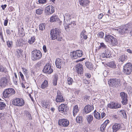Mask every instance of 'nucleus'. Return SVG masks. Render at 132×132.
Masks as SVG:
<instances>
[{"label":"nucleus","instance_id":"obj_15","mask_svg":"<svg viewBox=\"0 0 132 132\" xmlns=\"http://www.w3.org/2000/svg\"><path fill=\"white\" fill-rule=\"evenodd\" d=\"M12 103L15 105L21 106L24 104V100H14Z\"/></svg>","mask_w":132,"mask_h":132},{"label":"nucleus","instance_id":"obj_5","mask_svg":"<svg viewBox=\"0 0 132 132\" xmlns=\"http://www.w3.org/2000/svg\"><path fill=\"white\" fill-rule=\"evenodd\" d=\"M123 72L127 75L130 74L132 71V64L130 63L126 64L123 66Z\"/></svg>","mask_w":132,"mask_h":132},{"label":"nucleus","instance_id":"obj_27","mask_svg":"<svg viewBox=\"0 0 132 132\" xmlns=\"http://www.w3.org/2000/svg\"><path fill=\"white\" fill-rule=\"evenodd\" d=\"M22 51L21 49H19L16 50V55L18 58L22 56Z\"/></svg>","mask_w":132,"mask_h":132},{"label":"nucleus","instance_id":"obj_19","mask_svg":"<svg viewBox=\"0 0 132 132\" xmlns=\"http://www.w3.org/2000/svg\"><path fill=\"white\" fill-rule=\"evenodd\" d=\"M55 65L56 67L58 68H61L62 66L63 63L62 60L59 58L57 59L55 61Z\"/></svg>","mask_w":132,"mask_h":132},{"label":"nucleus","instance_id":"obj_34","mask_svg":"<svg viewBox=\"0 0 132 132\" xmlns=\"http://www.w3.org/2000/svg\"><path fill=\"white\" fill-rule=\"evenodd\" d=\"M85 65L89 69H91L93 68V65L92 63L89 62H86L85 63Z\"/></svg>","mask_w":132,"mask_h":132},{"label":"nucleus","instance_id":"obj_50","mask_svg":"<svg viewBox=\"0 0 132 132\" xmlns=\"http://www.w3.org/2000/svg\"><path fill=\"white\" fill-rule=\"evenodd\" d=\"M7 44L8 47H12V42L11 41H8L7 42Z\"/></svg>","mask_w":132,"mask_h":132},{"label":"nucleus","instance_id":"obj_60","mask_svg":"<svg viewBox=\"0 0 132 132\" xmlns=\"http://www.w3.org/2000/svg\"><path fill=\"white\" fill-rule=\"evenodd\" d=\"M43 49L44 52L46 53L47 52V49L46 46L44 45L43 47Z\"/></svg>","mask_w":132,"mask_h":132},{"label":"nucleus","instance_id":"obj_43","mask_svg":"<svg viewBox=\"0 0 132 132\" xmlns=\"http://www.w3.org/2000/svg\"><path fill=\"white\" fill-rule=\"evenodd\" d=\"M25 115L27 117L29 118V119H31L32 117L31 114L29 113L28 111H26L24 113Z\"/></svg>","mask_w":132,"mask_h":132},{"label":"nucleus","instance_id":"obj_2","mask_svg":"<svg viewBox=\"0 0 132 132\" xmlns=\"http://www.w3.org/2000/svg\"><path fill=\"white\" fill-rule=\"evenodd\" d=\"M15 93V90L12 88L6 89L3 92V96L5 98H9Z\"/></svg>","mask_w":132,"mask_h":132},{"label":"nucleus","instance_id":"obj_21","mask_svg":"<svg viewBox=\"0 0 132 132\" xmlns=\"http://www.w3.org/2000/svg\"><path fill=\"white\" fill-rule=\"evenodd\" d=\"M120 126V125L119 124H115L112 127L113 132H116L120 129L121 128Z\"/></svg>","mask_w":132,"mask_h":132},{"label":"nucleus","instance_id":"obj_16","mask_svg":"<svg viewBox=\"0 0 132 132\" xmlns=\"http://www.w3.org/2000/svg\"><path fill=\"white\" fill-rule=\"evenodd\" d=\"M93 110L92 107L90 105H88L85 107L82 112L83 113L87 114Z\"/></svg>","mask_w":132,"mask_h":132},{"label":"nucleus","instance_id":"obj_4","mask_svg":"<svg viewBox=\"0 0 132 132\" xmlns=\"http://www.w3.org/2000/svg\"><path fill=\"white\" fill-rule=\"evenodd\" d=\"M31 58L33 61L40 59L42 56L40 51L39 50H35L31 52Z\"/></svg>","mask_w":132,"mask_h":132},{"label":"nucleus","instance_id":"obj_20","mask_svg":"<svg viewBox=\"0 0 132 132\" xmlns=\"http://www.w3.org/2000/svg\"><path fill=\"white\" fill-rule=\"evenodd\" d=\"M70 16V15L68 13H66L65 14V16H64V25L67 23H68V21L71 20V19Z\"/></svg>","mask_w":132,"mask_h":132},{"label":"nucleus","instance_id":"obj_28","mask_svg":"<svg viewBox=\"0 0 132 132\" xmlns=\"http://www.w3.org/2000/svg\"><path fill=\"white\" fill-rule=\"evenodd\" d=\"M86 31L85 30H83L81 32L80 34V36L81 38L84 39H86L87 38V35H85Z\"/></svg>","mask_w":132,"mask_h":132},{"label":"nucleus","instance_id":"obj_54","mask_svg":"<svg viewBox=\"0 0 132 132\" xmlns=\"http://www.w3.org/2000/svg\"><path fill=\"white\" fill-rule=\"evenodd\" d=\"M41 62L39 61L35 65V67L36 68H39L41 65Z\"/></svg>","mask_w":132,"mask_h":132},{"label":"nucleus","instance_id":"obj_57","mask_svg":"<svg viewBox=\"0 0 132 132\" xmlns=\"http://www.w3.org/2000/svg\"><path fill=\"white\" fill-rule=\"evenodd\" d=\"M46 0H38V2L40 3L44 4L46 2Z\"/></svg>","mask_w":132,"mask_h":132},{"label":"nucleus","instance_id":"obj_63","mask_svg":"<svg viewBox=\"0 0 132 132\" xmlns=\"http://www.w3.org/2000/svg\"><path fill=\"white\" fill-rule=\"evenodd\" d=\"M31 75L33 77L35 76V72L32 70H31Z\"/></svg>","mask_w":132,"mask_h":132},{"label":"nucleus","instance_id":"obj_39","mask_svg":"<svg viewBox=\"0 0 132 132\" xmlns=\"http://www.w3.org/2000/svg\"><path fill=\"white\" fill-rule=\"evenodd\" d=\"M45 12L47 14L49 15L50 14V7H49V5L46 7L45 9Z\"/></svg>","mask_w":132,"mask_h":132},{"label":"nucleus","instance_id":"obj_47","mask_svg":"<svg viewBox=\"0 0 132 132\" xmlns=\"http://www.w3.org/2000/svg\"><path fill=\"white\" fill-rule=\"evenodd\" d=\"M120 112L121 113L123 117V118L126 119L127 118L126 114L125 111L124 110H120Z\"/></svg>","mask_w":132,"mask_h":132},{"label":"nucleus","instance_id":"obj_36","mask_svg":"<svg viewBox=\"0 0 132 132\" xmlns=\"http://www.w3.org/2000/svg\"><path fill=\"white\" fill-rule=\"evenodd\" d=\"M106 126V124H103L102 125L100 128V130L102 132H104L105 131V129Z\"/></svg>","mask_w":132,"mask_h":132},{"label":"nucleus","instance_id":"obj_9","mask_svg":"<svg viewBox=\"0 0 132 132\" xmlns=\"http://www.w3.org/2000/svg\"><path fill=\"white\" fill-rule=\"evenodd\" d=\"M82 52L81 50H77L75 51L72 52L71 54L72 57L73 59H77L78 57L82 56Z\"/></svg>","mask_w":132,"mask_h":132},{"label":"nucleus","instance_id":"obj_62","mask_svg":"<svg viewBox=\"0 0 132 132\" xmlns=\"http://www.w3.org/2000/svg\"><path fill=\"white\" fill-rule=\"evenodd\" d=\"M8 21V19H6L4 20V25L5 26H6L7 25Z\"/></svg>","mask_w":132,"mask_h":132},{"label":"nucleus","instance_id":"obj_17","mask_svg":"<svg viewBox=\"0 0 132 132\" xmlns=\"http://www.w3.org/2000/svg\"><path fill=\"white\" fill-rule=\"evenodd\" d=\"M80 5L84 7L89 5L90 1L88 0H79Z\"/></svg>","mask_w":132,"mask_h":132},{"label":"nucleus","instance_id":"obj_32","mask_svg":"<svg viewBox=\"0 0 132 132\" xmlns=\"http://www.w3.org/2000/svg\"><path fill=\"white\" fill-rule=\"evenodd\" d=\"M94 117L98 119H101V115L100 113L97 112L95 110L94 113Z\"/></svg>","mask_w":132,"mask_h":132},{"label":"nucleus","instance_id":"obj_13","mask_svg":"<svg viewBox=\"0 0 132 132\" xmlns=\"http://www.w3.org/2000/svg\"><path fill=\"white\" fill-rule=\"evenodd\" d=\"M108 107L112 109H116L120 108L121 106L120 104L117 103L112 102L108 105Z\"/></svg>","mask_w":132,"mask_h":132},{"label":"nucleus","instance_id":"obj_45","mask_svg":"<svg viewBox=\"0 0 132 132\" xmlns=\"http://www.w3.org/2000/svg\"><path fill=\"white\" fill-rule=\"evenodd\" d=\"M99 49L100 48H102L103 49H106V46L103 43H100V45L99 47Z\"/></svg>","mask_w":132,"mask_h":132},{"label":"nucleus","instance_id":"obj_24","mask_svg":"<svg viewBox=\"0 0 132 132\" xmlns=\"http://www.w3.org/2000/svg\"><path fill=\"white\" fill-rule=\"evenodd\" d=\"M48 84L47 81L45 80L43 81L40 86V88L42 89H44L48 86Z\"/></svg>","mask_w":132,"mask_h":132},{"label":"nucleus","instance_id":"obj_26","mask_svg":"<svg viewBox=\"0 0 132 132\" xmlns=\"http://www.w3.org/2000/svg\"><path fill=\"white\" fill-rule=\"evenodd\" d=\"M120 97L121 99H127L128 98L127 94L124 92H122L120 93Z\"/></svg>","mask_w":132,"mask_h":132},{"label":"nucleus","instance_id":"obj_53","mask_svg":"<svg viewBox=\"0 0 132 132\" xmlns=\"http://www.w3.org/2000/svg\"><path fill=\"white\" fill-rule=\"evenodd\" d=\"M122 100L121 101V102L122 104L123 105H126L128 103V100Z\"/></svg>","mask_w":132,"mask_h":132},{"label":"nucleus","instance_id":"obj_8","mask_svg":"<svg viewBox=\"0 0 132 132\" xmlns=\"http://www.w3.org/2000/svg\"><path fill=\"white\" fill-rule=\"evenodd\" d=\"M59 112L63 114H66L69 110V108L66 105L63 104H61L58 108Z\"/></svg>","mask_w":132,"mask_h":132},{"label":"nucleus","instance_id":"obj_40","mask_svg":"<svg viewBox=\"0 0 132 132\" xmlns=\"http://www.w3.org/2000/svg\"><path fill=\"white\" fill-rule=\"evenodd\" d=\"M35 39L34 36L31 37L30 39L28 41V43L30 44H33L35 41Z\"/></svg>","mask_w":132,"mask_h":132},{"label":"nucleus","instance_id":"obj_51","mask_svg":"<svg viewBox=\"0 0 132 132\" xmlns=\"http://www.w3.org/2000/svg\"><path fill=\"white\" fill-rule=\"evenodd\" d=\"M50 7V9H51L50 11V14L53 13L54 11V8L52 5H49Z\"/></svg>","mask_w":132,"mask_h":132},{"label":"nucleus","instance_id":"obj_64","mask_svg":"<svg viewBox=\"0 0 132 132\" xmlns=\"http://www.w3.org/2000/svg\"><path fill=\"white\" fill-rule=\"evenodd\" d=\"M6 33L9 35H10L11 34L10 30L9 29H7L6 30Z\"/></svg>","mask_w":132,"mask_h":132},{"label":"nucleus","instance_id":"obj_31","mask_svg":"<svg viewBox=\"0 0 132 132\" xmlns=\"http://www.w3.org/2000/svg\"><path fill=\"white\" fill-rule=\"evenodd\" d=\"M93 116L91 115H89L86 117V120L87 121L88 124H90L91 122L93 120Z\"/></svg>","mask_w":132,"mask_h":132},{"label":"nucleus","instance_id":"obj_56","mask_svg":"<svg viewBox=\"0 0 132 132\" xmlns=\"http://www.w3.org/2000/svg\"><path fill=\"white\" fill-rule=\"evenodd\" d=\"M22 70L24 72V73L25 75H26L27 73V70L24 68H22Z\"/></svg>","mask_w":132,"mask_h":132},{"label":"nucleus","instance_id":"obj_61","mask_svg":"<svg viewBox=\"0 0 132 132\" xmlns=\"http://www.w3.org/2000/svg\"><path fill=\"white\" fill-rule=\"evenodd\" d=\"M106 114L105 112H103L101 113V117L102 118H103L105 116Z\"/></svg>","mask_w":132,"mask_h":132},{"label":"nucleus","instance_id":"obj_30","mask_svg":"<svg viewBox=\"0 0 132 132\" xmlns=\"http://www.w3.org/2000/svg\"><path fill=\"white\" fill-rule=\"evenodd\" d=\"M48 105V103L47 102L46 100H44L42 101L41 105L43 107L46 108Z\"/></svg>","mask_w":132,"mask_h":132},{"label":"nucleus","instance_id":"obj_29","mask_svg":"<svg viewBox=\"0 0 132 132\" xmlns=\"http://www.w3.org/2000/svg\"><path fill=\"white\" fill-rule=\"evenodd\" d=\"M107 65L109 67L114 68H115L116 66L114 62L113 61H111L109 63H108Z\"/></svg>","mask_w":132,"mask_h":132},{"label":"nucleus","instance_id":"obj_25","mask_svg":"<svg viewBox=\"0 0 132 132\" xmlns=\"http://www.w3.org/2000/svg\"><path fill=\"white\" fill-rule=\"evenodd\" d=\"M110 43L113 46H115L117 45L118 42L116 39L113 37Z\"/></svg>","mask_w":132,"mask_h":132},{"label":"nucleus","instance_id":"obj_59","mask_svg":"<svg viewBox=\"0 0 132 132\" xmlns=\"http://www.w3.org/2000/svg\"><path fill=\"white\" fill-rule=\"evenodd\" d=\"M103 15L102 13L100 14L98 16V18L99 19H102Z\"/></svg>","mask_w":132,"mask_h":132},{"label":"nucleus","instance_id":"obj_11","mask_svg":"<svg viewBox=\"0 0 132 132\" xmlns=\"http://www.w3.org/2000/svg\"><path fill=\"white\" fill-rule=\"evenodd\" d=\"M75 70L76 71L78 74L81 75L83 72V67L82 65L79 63L77 65L75 66Z\"/></svg>","mask_w":132,"mask_h":132},{"label":"nucleus","instance_id":"obj_14","mask_svg":"<svg viewBox=\"0 0 132 132\" xmlns=\"http://www.w3.org/2000/svg\"><path fill=\"white\" fill-rule=\"evenodd\" d=\"M76 25L75 22L74 21H71L70 20L68 21L64 25L65 28L66 30L68 28L69 29H71V28H73Z\"/></svg>","mask_w":132,"mask_h":132},{"label":"nucleus","instance_id":"obj_1","mask_svg":"<svg viewBox=\"0 0 132 132\" xmlns=\"http://www.w3.org/2000/svg\"><path fill=\"white\" fill-rule=\"evenodd\" d=\"M61 33L59 29L55 28L51 31L50 35L52 40L56 39L59 41H61L62 38L61 36Z\"/></svg>","mask_w":132,"mask_h":132},{"label":"nucleus","instance_id":"obj_49","mask_svg":"<svg viewBox=\"0 0 132 132\" xmlns=\"http://www.w3.org/2000/svg\"><path fill=\"white\" fill-rule=\"evenodd\" d=\"M102 55H104V57L106 58H110V54H109V52H106L104 54L103 53L102 54Z\"/></svg>","mask_w":132,"mask_h":132},{"label":"nucleus","instance_id":"obj_7","mask_svg":"<svg viewBox=\"0 0 132 132\" xmlns=\"http://www.w3.org/2000/svg\"><path fill=\"white\" fill-rule=\"evenodd\" d=\"M109 85L112 87H116L118 86L120 84L119 80L117 79H110L108 81Z\"/></svg>","mask_w":132,"mask_h":132},{"label":"nucleus","instance_id":"obj_3","mask_svg":"<svg viewBox=\"0 0 132 132\" xmlns=\"http://www.w3.org/2000/svg\"><path fill=\"white\" fill-rule=\"evenodd\" d=\"M132 25L130 23H128L121 27L119 30V32L121 34L127 33L132 29Z\"/></svg>","mask_w":132,"mask_h":132},{"label":"nucleus","instance_id":"obj_58","mask_svg":"<svg viewBox=\"0 0 132 132\" xmlns=\"http://www.w3.org/2000/svg\"><path fill=\"white\" fill-rule=\"evenodd\" d=\"M18 43L19 44V45H20L22 42L23 41V40L22 39L20 38L18 40Z\"/></svg>","mask_w":132,"mask_h":132},{"label":"nucleus","instance_id":"obj_22","mask_svg":"<svg viewBox=\"0 0 132 132\" xmlns=\"http://www.w3.org/2000/svg\"><path fill=\"white\" fill-rule=\"evenodd\" d=\"M113 37V36L110 35L105 36L104 38L106 42L110 43Z\"/></svg>","mask_w":132,"mask_h":132},{"label":"nucleus","instance_id":"obj_52","mask_svg":"<svg viewBox=\"0 0 132 132\" xmlns=\"http://www.w3.org/2000/svg\"><path fill=\"white\" fill-rule=\"evenodd\" d=\"M0 71L1 72H5V69L2 66L0 65Z\"/></svg>","mask_w":132,"mask_h":132},{"label":"nucleus","instance_id":"obj_33","mask_svg":"<svg viewBox=\"0 0 132 132\" xmlns=\"http://www.w3.org/2000/svg\"><path fill=\"white\" fill-rule=\"evenodd\" d=\"M79 110L78 109V106L77 105H75L73 108V115L75 116L77 113L78 112Z\"/></svg>","mask_w":132,"mask_h":132},{"label":"nucleus","instance_id":"obj_10","mask_svg":"<svg viewBox=\"0 0 132 132\" xmlns=\"http://www.w3.org/2000/svg\"><path fill=\"white\" fill-rule=\"evenodd\" d=\"M59 125L64 127H67L69 125V122L67 120L65 119H62L59 120Z\"/></svg>","mask_w":132,"mask_h":132},{"label":"nucleus","instance_id":"obj_38","mask_svg":"<svg viewBox=\"0 0 132 132\" xmlns=\"http://www.w3.org/2000/svg\"><path fill=\"white\" fill-rule=\"evenodd\" d=\"M58 78L57 76L55 75L54 76V77L53 79V84L55 86L57 85Z\"/></svg>","mask_w":132,"mask_h":132},{"label":"nucleus","instance_id":"obj_12","mask_svg":"<svg viewBox=\"0 0 132 132\" xmlns=\"http://www.w3.org/2000/svg\"><path fill=\"white\" fill-rule=\"evenodd\" d=\"M43 71L44 73L49 74H51L53 72V70L50 65L46 64L44 67Z\"/></svg>","mask_w":132,"mask_h":132},{"label":"nucleus","instance_id":"obj_42","mask_svg":"<svg viewBox=\"0 0 132 132\" xmlns=\"http://www.w3.org/2000/svg\"><path fill=\"white\" fill-rule=\"evenodd\" d=\"M76 120L77 122L80 123L82 121V118L81 116H78L76 118Z\"/></svg>","mask_w":132,"mask_h":132},{"label":"nucleus","instance_id":"obj_18","mask_svg":"<svg viewBox=\"0 0 132 132\" xmlns=\"http://www.w3.org/2000/svg\"><path fill=\"white\" fill-rule=\"evenodd\" d=\"M127 56L125 54H123L119 56L118 61L120 63L122 64L124 62L127 60Z\"/></svg>","mask_w":132,"mask_h":132},{"label":"nucleus","instance_id":"obj_44","mask_svg":"<svg viewBox=\"0 0 132 132\" xmlns=\"http://www.w3.org/2000/svg\"><path fill=\"white\" fill-rule=\"evenodd\" d=\"M67 81L68 84L70 85H71L73 81L72 79L70 77L68 78Z\"/></svg>","mask_w":132,"mask_h":132},{"label":"nucleus","instance_id":"obj_48","mask_svg":"<svg viewBox=\"0 0 132 132\" xmlns=\"http://www.w3.org/2000/svg\"><path fill=\"white\" fill-rule=\"evenodd\" d=\"M104 34L102 32H98L97 35L98 37H100L101 38H103L104 36Z\"/></svg>","mask_w":132,"mask_h":132},{"label":"nucleus","instance_id":"obj_55","mask_svg":"<svg viewBox=\"0 0 132 132\" xmlns=\"http://www.w3.org/2000/svg\"><path fill=\"white\" fill-rule=\"evenodd\" d=\"M19 74H20V76L21 79H22V80L23 81H24L25 80L24 79V76H23V74H22V73L21 72H19Z\"/></svg>","mask_w":132,"mask_h":132},{"label":"nucleus","instance_id":"obj_37","mask_svg":"<svg viewBox=\"0 0 132 132\" xmlns=\"http://www.w3.org/2000/svg\"><path fill=\"white\" fill-rule=\"evenodd\" d=\"M57 97L56 99H63V97L62 95L61 94L59 91L58 90L57 91Z\"/></svg>","mask_w":132,"mask_h":132},{"label":"nucleus","instance_id":"obj_6","mask_svg":"<svg viewBox=\"0 0 132 132\" xmlns=\"http://www.w3.org/2000/svg\"><path fill=\"white\" fill-rule=\"evenodd\" d=\"M10 81V79L7 77H3L0 81V85L2 87H4L7 86Z\"/></svg>","mask_w":132,"mask_h":132},{"label":"nucleus","instance_id":"obj_35","mask_svg":"<svg viewBox=\"0 0 132 132\" xmlns=\"http://www.w3.org/2000/svg\"><path fill=\"white\" fill-rule=\"evenodd\" d=\"M46 24L45 23H41L39 26V29L40 30L43 31L45 28Z\"/></svg>","mask_w":132,"mask_h":132},{"label":"nucleus","instance_id":"obj_23","mask_svg":"<svg viewBox=\"0 0 132 132\" xmlns=\"http://www.w3.org/2000/svg\"><path fill=\"white\" fill-rule=\"evenodd\" d=\"M59 20L58 16L55 15L51 16L50 19V21L51 22L58 21Z\"/></svg>","mask_w":132,"mask_h":132},{"label":"nucleus","instance_id":"obj_41","mask_svg":"<svg viewBox=\"0 0 132 132\" xmlns=\"http://www.w3.org/2000/svg\"><path fill=\"white\" fill-rule=\"evenodd\" d=\"M5 103L3 102H0V110H2L4 109L6 106Z\"/></svg>","mask_w":132,"mask_h":132},{"label":"nucleus","instance_id":"obj_46","mask_svg":"<svg viewBox=\"0 0 132 132\" xmlns=\"http://www.w3.org/2000/svg\"><path fill=\"white\" fill-rule=\"evenodd\" d=\"M43 12V10L42 9H39L36 10V13L38 14H40L42 13Z\"/></svg>","mask_w":132,"mask_h":132}]
</instances>
